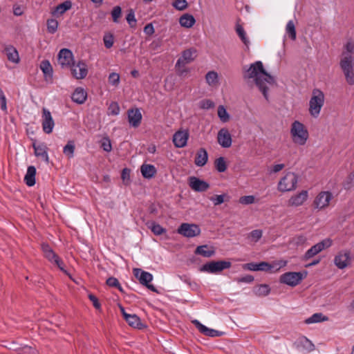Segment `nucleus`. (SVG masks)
I'll list each match as a JSON object with an SVG mask.
<instances>
[{
    "instance_id": "obj_1",
    "label": "nucleus",
    "mask_w": 354,
    "mask_h": 354,
    "mask_svg": "<svg viewBox=\"0 0 354 354\" xmlns=\"http://www.w3.org/2000/svg\"><path fill=\"white\" fill-rule=\"evenodd\" d=\"M244 79H254L256 85L261 91L266 100H268V88L266 84L272 85L275 81L272 76L268 74L264 69L263 65L261 61H257L252 64L244 74Z\"/></svg>"
},
{
    "instance_id": "obj_2",
    "label": "nucleus",
    "mask_w": 354,
    "mask_h": 354,
    "mask_svg": "<svg viewBox=\"0 0 354 354\" xmlns=\"http://www.w3.org/2000/svg\"><path fill=\"white\" fill-rule=\"evenodd\" d=\"M354 41L349 39L344 45L339 66L349 85H354Z\"/></svg>"
},
{
    "instance_id": "obj_3",
    "label": "nucleus",
    "mask_w": 354,
    "mask_h": 354,
    "mask_svg": "<svg viewBox=\"0 0 354 354\" xmlns=\"http://www.w3.org/2000/svg\"><path fill=\"white\" fill-rule=\"evenodd\" d=\"M286 265V261H280L269 263L266 261L260 263H248L244 265V268L251 271H265L274 273L280 270L281 268Z\"/></svg>"
},
{
    "instance_id": "obj_4",
    "label": "nucleus",
    "mask_w": 354,
    "mask_h": 354,
    "mask_svg": "<svg viewBox=\"0 0 354 354\" xmlns=\"http://www.w3.org/2000/svg\"><path fill=\"white\" fill-rule=\"evenodd\" d=\"M290 134L292 141L299 145H304L309 137L308 131L304 124L297 120L292 123Z\"/></svg>"
},
{
    "instance_id": "obj_5",
    "label": "nucleus",
    "mask_w": 354,
    "mask_h": 354,
    "mask_svg": "<svg viewBox=\"0 0 354 354\" xmlns=\"http://www.w3.org/2000/svg\"><path fill=\"white\" fill-rule=\"evenodd\" d=\"M324 93L318 88L313 89L312 97L309 101L310 114L314 118H317L320 113L322 106H324Z\"/></svg>"
},
{
    "instance_id": "obj_6",
    "label": "nucleus",
    "mask_w": 354,
    "mask_h": 354,
    "mask_svg": "<svg viewBox=\"0 0 354 354\" xmlns=\"http://www.w3.org/2000/svg\"><path fill=\"white\" fill-rule=\"evenodd\" d=\"M232 263L228 261H212L203 264L200 271L211 274H217L231 267Z\"/></svg>"
},
{
    "instance_id": "obj_7",
    "label": "nucleus",
    "mask_w": 354,
    "mask_h": 354,
    "mask_svg": "<svg viewBox=\"0 0 354 354\" xmlns=\"http://www.w3.org/2000/svg\"><path fill=\"white\" fill-rule=\"evenodd\" d=\"M297 176L293 172H288L279 181L278 189L280 192H290L294 190L297 184Z\"/></svg>"
},
{
    "instance_id": "obj_8",
    "label": "nucleus",
    "mask_w": 354,
    "mask_h": 354,
    "mask_svg": "<svg viewBox=\"0 0 354 354\" xmlns=\"http://www.w3.org/2000/svg\"><path fill=\"white\" fill-rule=\"evenodd\" d=\"M306 272L304 274L300 272H288L280 276L279 281L281 283L295 287L302 281L306 276Z\"/></svg>"
},
{
    "instance_id": "obj_9",
    "label": "nucleus",
    "mask_w": 354,
    "mask_h": 354,
    "mask_svg": "<svg viewBox=\"0 0 354 354\" xmlns=\"http://www.w3.org/2000/svg\"><path fill=\"white\" fill-rule=\"evenodd\" d=\"M133 273L142 285L146 286L153 292H158L156 288L153 285L150 284V282L153 280V275L151 273L142 270L140 268L133 269Z\"/></svg>"
},
{
    "instance_id": "obj_10",
    "label": "nucleus",
    "mask_w": 354,
    "mask_h": 354,
    "mask_svg": "<svg viewBox=\"0 0 354 354\" xmlns=\"http://www.w3.org/2000/svg\"><path fill=\"white\" fill-rule=\"evenodd\" d=\"M332 243L333 241L330 239H325L322 240V241L312 246L305 252L304 259L308 260L313 258L324 249L330 248L332 245Z\"/></svg>"
},
{
    "instance_id": "obj_11",
    "label": "nucleus",
    "mask_w": 354,
    "mask_h": 354,
    "mask_svg": "<svg viewBox=\"0 0 354 354\" xmlns=\"http://www.w3.org/2000/svg\"><path fill=\"white\" fill-rule=\"evenodd\" d=\"M178 233L187 238H193L200 235V227L194 223H183L178 228Z\"/></svg>"
},
{
    "instance_id": "obj_12",
    "label": "nucleus",
    "mask_w": 354,
    "mask_h": 354,
    "mask_svg": "<svg viewBox=\"0 0 354 354\" xmlns=\"http://www.w3.org/2000/svg\"><path fill=\"white\" fill-rule=\"evenodd\" d=\"M351 251L348 250H341L334 258V263L339 269H344L351 263Z\"/></svg>"
},
{
    "instance_id": "obj_13",
    "label": "nucleus",
    "mask_w": 354,
    "mask_h": 354,
    "mask_svg": "<svg viewBox=\"0 0 354 354\" xmlns=\"http://www.w3.org/2000/svg\"><path fill=\"white\" fill-rule=\"evenodd\" d=\"M333 195L330 192H321L315 198L313 205L315 208L322 209L328 206Z\"/></svg>"
},
{
    "instance_id": "obj_14",
    "label": "nucleus",
    "mask_w": 354,
    "mask_h": 354,
    "mask_svg": "<svg viewBox=\"0 0 354 354\" xmlns=\"http://www.w3.org/2000/svg\"><path fill=\"white\" fill-rule=\"evenodd\" d=\"M71 71L72 75L77 80L84 79L88 73L87 65L86 63L81 60L77 64L73 63L71 66Z\"/></svg>"
},
{
    "instance_id": "obj_15",
    "label": "nucleus",
    "mask_w": 354,
    "mask_h": 354,
    "mask_svg": "<svg viewBox=\"0 0 354 354\" xmlns=\"http://www.w3.org/2000/svg\"><path fill=\"white\" fill-rule=\"evenodd\" d=\"M42 129L44 133L49 134L53 131L55 122L50 112L46 108L42 109Z\"/></svg>"
},
{
    "instance_id": "obj_16",
    "label": "nucleus",
    "mask_w": 354,
    "mask_h": 354,
    "mask_svg": "<svg viewBox=\"0 0 354 354\" xmlns=\"http://www.w3.org/2000/svg\"><path fill=\"white\" fill-rule=\"evenodd\" d=\"M58 62L62 68L71 67L74 63L72 51L68 48L61 49L58 53Z\"/></svg>"
},
{
    "instance_id": "obj_17",
    "label": "nucleus",
    "mask_w": 354,
    "mask_h": 354,
    "mask_svg": "<svg viewBox=\"0 0 354 354\" xmlns=\"http://www.w3.org/2000/svg\"><path fill=\"white\" fill-rule=\"evenodd\" d=\"M188 185L192 189L198 192H205L209 188L208 183L196 176L189 177Z\"/></svg>"
},
{
    "instance_id": "obj_18",
    "label": "nucleus",
    "mask_w": 354,
    "mask_h": 354,
    "mask_svg": "<svg viewBox=\"0 0 354 354\" xmlns=\"http://www.w3.org/2000/svg\"><path fill=\"white\" fill-rule=\"evenodd\" d=\"M196 57V50L189 48L183 51L181 57L177 60L176 67L185 66L194 60Z\"/></svg>"
},
{
    "instance_id": "obj_19",
    "label": "nucleus",
    "mask_w": 354,
    "mask_h": 354,
    "mask_svg": "<svg viewBox=\"0 0 354 354\" xmlns=\"http://www.w3.org/2000/svg\"><path fill=\"white\" fill-rule=\"evenodd\" d=\"M32 146L34 149L35 155L40 157L46 163H49V157L48 155V147L45 143L37 144L35 140L32 139Z\"/></svg>"
},
{
    "instance_id": "obj_20",
    "label": "nucleus",
    "mask_w": 354,
    "mask_h": 354,
    "mask_svg": "<svg viewBox=\"0 0 354 354\" xmlns=\"http://www.w3.org/2000/svg\"><path fill=\"white\" fill-rule=\"evenodd\" d=\"M189 138V132L187 130L178 131L173 136V142L176 147H184Z\"/></svg>"
},
{
    "instance_id": "obj_21",
    "label": "nucleus",
    "mask_w": 354,
    "mask_h": 354,
    "mask_svg": "<svg viewBox=\"0 0 354 354\" xmlns=\"http://www.w3.org/2000/svg\"><path fill=\"white\" fill-rule=\"evenodd\" d=\"M217 140L223 148H229L232 145V136L229 131L223 128L218 132Z\"/></svg>"
},
{
    "instance_id": "obj_22",
    "label": "nucleus",
    "mask_w": 354,
    "mask_h": 354,
    "mask_svg": "<svg viewBox=\"0 0 354 354\" xmlns=\"http://www.w3.org/2000/svg\"><path fill=\"white\" fill-rule=\"evenodd\" d=\"M128 121L131 126L137 128L142 120V114L138 109H130L128 110Z\"/></svg>"
},
{
    "instance_id": "obj_23",
    "label": "nucleus",
    "mask_w": 354,
    "mask_h": 354,
    "mask_svg": "<svg viewBox=\"0 0 354 354\" xmlns=\"http://www.w3.org/2000/svg\"><path fill=\"white\" fill-rule=\"evenodd\" d=\"M308 196V191L302 190L299 194L290 197L288 200V205L295 207L301 205L307 200Z\"/></svg>"
},
{
    "instance_id": "obj_24",
    "label": "nucleus",
    "mask_w": 354,
    "mask_h": 354,
    "mask_svg": "<svg viewBox=\"0 0 354 354\" xmlns=\"http://www.w3.org/2000/svg\"><path fill=\"white\" fill-rule=\"evenodd\" d=\"M208 160V153L205 148H200L196 154L194 163L198 167H203Z\"/></svg>"
},
{
    "instance_id": "obj_25",
    "label": "nucleus",
    "mask_w": 354,
    "mask_h": 354,
    "mask_svg": "<svg viewBox=\"0 0 354 354\" xmlns=\"http://www.w3.org/2000/svg\"><path fill=\"white\" fill-rule=\"evenodd\" d=\"M295 344L298 348H301L307 352H311L315 348L313 342L306 337L299 338Z\"/></svg>"
},
{
    "instance_id": "obj_26",
    "label": "nucleus",
    "mask_w": 354,
    "mask_h": 354,
    "mask_svg": "<svg viewBox=\"0 0 354 354\" xmlns=\"http://www.w3.org/2000/svg\"><path fill=\"white\" fill-rule=\"evenodd\" d=\"M87 98V93L84 91V88L81 87H77L72 94L71 99L72 100L78 104H82L84 103Z\"/></svg>"
},
{
    "instance_id": "obj_27",
    "label": "nucleus",
    "mask_w": 354,
    "mask_h": 354,
    "mask_svg": "<svg viewBox=\"0 0 354 354\" xmlns=\"http://www.w3.org/2000/svg\"><path fill=\"white\" fill-rule=\"evenodd\" d=\"M41 250L45 258H46L50 263H54L55 261L59 257L51 248L48 243H43L41 245Z\"/></svg>"
},
{
    "instance_id": "obj_28",
    "label": "nucleus",
    "mask_w": 354,
    "mask_h": 354,
    "mask_svg": "<svg viewBox=\"0 0 354 354\" xmlns=\"http://www.w3.org/2000/svg\"><path fill=\"white\" fill-rule=\"evenodd\" d=\"M194 253L196 254H199L204 257L209 258L213 257L215 254V250L212 246L209 247L207 245H203L198 246L196 248Z\"/></svg>"
},
{
    "instance_id": "obj_29",
    "label": "nucleus",
    "mask_w": 354,
    "mask_h": 354,
    "mask_svg": "<svg viewBox=\"0 0 354 354\" xmlns=\"http://www.w3.org/2000/svg\"><path fill=\"white\" fill-rule=\"evenodd\" d=\"M140 171L142 176L147 179L153 178L157 172L156 169L153 165L147 164H143L141 166Z\"/></svg>"
},
{
    "instance_id": "obj_30",
    "label": "nucleus",
    "mask_w": 354,
    "mask_h": 354,
    "mask_svg": "<svg viewBox=\"0 0 354 354\" xmlns=\"http://www.w3.org/2000/svg\"><path fill=\"white\" fill-rule=\"evenodd\" d=\"M35 167L34 166H29L24 177V181L28 187H32L35 184Z\"/></svg>"
},
{
    "instance_id": "obj_31",
    "label": "nucleus",
    "mask_w": 354,
    "mask_h": 354,
    "mask_svg": "<svg viewBox=\"0 0 354 354\" xmlns=\"http://www.w3.org/2000/svg\"><path fill=\"white\" fill-rule=\"evenodd\" d=\"M196 22L194 17L189 14H185L180 17L179 23L181 26L185 28L192 27Z\"/></svg>"
},
{
    "instance_id": "obj_32",
    "label": "nucleus",
    "mask_w": 354,
    "mask_h": 354,
    "mask_svg": "<svg viewBox=\"0 0 354 354\" xmlns=\"http://www.w3.org/2000/svg\"><path fill=\"white\" fill-rule=\"evenodd\" d=\"M72 7V3L71 1H65L64 2L59 4L55 7L54 10L52 12V14L53 15H63L64 12H66L67 10H70Z\"/></svg>"
},
{
    "instance_id": "obj_33",
    "label": "nucleus",
    "mask_w": 354,
    "mask_h": 354,
    "mask_svg": "<svg viewBox=\"0 0 354 354\" xmlns=\"http://www.w3.org/2000/svg\"><path fill=\"white\" fill-rule=\"evenodd\" d=\"M125 321L129 324V326L135 328L141 329L143 326V324L140 322V319L138 316L135 314L127 315V319Z\"/></svg>"
},
{
    "instance_id": "obj_34",
    "label": "nucleus",
    "mask_w": 354,
    "mask_h": 354,
    "mask_svg": "<svg viewBox=\"0 0 354 354\" xmlns=\"http://www.w3.org/2000/svg\"><path fill=\"white\" fill-rule=\"evenodd\" d=\"M235 30H236V34L239 37L240 39L242 41V42L247 47H248V46L250 44V40H249L248 37H247L246 32H245L243 27L241 24L237 23L236 24Z\"/></svg>"
},
{
    "instance_id": "obj_35",
    "label": "nucleus",
    "mask_w": 354,
    "mask_h": 354,
    "mask_svg": "<svg viewBox=\"0 0 354 354\" xmlns=\"http://www.w3.org/2000/svg\"><path fill=\"white\" fill-rule=\"evenodd\" d=\"M8 59L13 63H18L19 57L17 50L13 46L6 48Z\"/></svg>"
},
{
    "instance_id": "obj_36",
    "label": "nucleus",
    "mask_w": 354,
    "mask_h": 354,
    "mask_svg": "<svg viewBox=\"0 0 354 354\" xmlns=\"http://www.w3.org/2000/svg\"><path fill=\"white\" fill-rule=\"evenodd\" d=\"M254 292L258 296H267L270 292V288L267 284H260L254 288Z\"/></svg>"
},
{
    "instance_id": "obj_37",
    "label": "nucleus",
    "mask_w": 354,
    "mask_h": 354,
    "mask_svg": "<svg viewBox=\"0 0 354 354\" xmlns=\"http://www.w3.org/2000/svg\"><path fill=\"white\" fill-rule=\"evenodd\" d=\"M214 167L218 172H224L227 169V165L225 158L219 157L214 161Z\"/></svg>"
},
{
    "instance_id": "obj_38",
    "label": "nucleus",
    "mask_w": 354,
    "mask_h": 354,
    "mask_svg": "<svg viewBox=\"0 0 354 354\" xmlns=\"http://www.w3.org/2000/svg\"><path fill=\"white\" fill-rule=\"evenodd\" d=\"M75 144L73 140H69L63 149V153L71 158L74 156Z\"/></svg>"
},
{
    "instance_id": "obj_39",
    "label": "nucleus",
    "mask_w": 354,
    "mask_h": 354,
    "mask_svg": "<svg viewBox=\"0 0 354 354\" xmlns=\"http://www.w3.org/2000/svg\"><path fill=\"white\" fill-rule=\"evenodd\" d=\"M40 68L46 76L52 77L53 75V68L49 61L43 60L41 62Z\"/></svg>"
},
{
    "instance_id": "obj_40",
    "label": "nucleus",
    "mask_w": 354,
    "mask_h": 354,
    "mask_svg": "<svg viewBox=\"0 0 354 354\" xmlns=\"http://www.w3.org/2000/svg\"><path fill=\"white\" fill-rule=\"evenodd\" d=\"M327 320V317L323 316L322 313H315L309 318L305 320V323L307 324L313 323H318L322 321Z\"/></svg>"
},
{
    "instance_id": "obj_41",
    "label": "nucleus",
    "mask_w": 354,
    "mask_h": 354,
    "mask_svg": "<svg viewBox=\"0 0 354 354\" xmlns=\"http://www.w3.org/2000/svg\"><path fill=\"white\" fill-rule=\"evenodd\" d=\"M148 227L151 229V232L155 235H161L166 232V230L156 222H151V225H148Z\"/></svg>"
},
{
    "instance_id": "obj_42",
    "label": "nucleus",
    "mask_w": 354,
    "mask_h": 354,
    "mask_svg": "<svg viewBox=\"0 0 354 354\" xmlns=\"http://www.w3.org/2000/svg\"><path fill=\"white\" fill-rule=\"evenodd\" d=\"M205 80L207 83L210 86L216 84L218 82L217 73L213 71H209L205 75Z\"/></svg>"
},
{
    "instance_id": "obj_43",
    "label": "nucleus",
    "mask_w": 354,
    "mask_h": 354,
    "mask_svg": "<svg viewBox=\"0 0 354 354\" xmlns=\"http://www.w3.org/2000/svg\"><path fill=\"white\" fill-rule=\"evenodd\" d=\"M218 116L223 122H226L230 120V115L223 105L218 107Z\"/></svg>"
},
{
    "instance_id": "obj_44",
    "label": "nucleus",
    "mask_w": 354,
    "mask_h": 354,
    "mask_svg": "<svg viewBox=\"0 0 354 354\" xmlns=\"http://www.w3.org/2000/svg\"><path fill=\"white\" fill-rule=\"evenodd\" d=\"M230 197L227 194L215 195L210 198V201L213 202L214 205H219L225 201H228Z\"/></svg>"
},
{
    "instance_id": "obj_45",
    "label": "nucleus",
    "mask_w": 354,
    "mask_h": 354,
    "mask_svg": "<svg viewBox=\"0 0 354 354\" xmlns=\"http://www.w3.org/2000/svg\"><path fill=\"white\" fill-rule=\"evenodd\" d=\"M58 28V21L55 19L47 20V30L50 34H54Z\"/></svg>"
},
{
    "instance_id": "obj_46",
    "label": "nucleus",
    "mask_w": 354,
    "mask_h": 354,
    "mask_svg": "<svg viewBox=\"0 0 354 354\" xmlns=\"http://www.w3.org/2000/svg\"><path fill=\"white\" fill-rule=\"evenodd\" d=\"M103 41L106 48H111L114 43L113 35L111 32H106L103 37Z\"/></svg>"
},
{
    "instance_id": "obj_47",
    "label": "nucleus",
    "mask_w": 354,
    "mask_h": 354,
    "mask_svg": "<svg viewBox=\"0 0 354 354\" xmlns=\"http://www.w3.org/2000/svg\"><path fill=\"white\" fill-rule=\"evenodd\" d=\"M286 32L292 40L296 39L295 26L292 21H289L286 25Z\"/></svg>"
},
{
    "instance_id": "obj_48",
    "label": "nucleus",
    "mask_w": 354,
    "mask_h": 354,
    "mask_svg": "<svg viewBox=\"0 0 354 354\" xmlns=\"http://www.w3.org/2000/svg\"><path fill=\"white\" fill-rule=\"evenodd\" d=\"M15 350L17 354H37V351L35 348L27 345L19 348H15Z\"/></svg>"
},
{
    "instance_id": "obj_49",
    "label": "nucleus",
    "mask_w": 354,
    "mask_h": 354,
    "mask_svg": "<svg viewBox=\"0 0 354 354\" xmlns=\"http://www.w3.org/2000/svg\"><path fill=\"white\" fill-rule=\"evenodd\" d=\"M120 106L116 102H112L108 108L109 114L112 115H118L120 113Z\"/></svg>"
},
{
    "instance_id": "obj_50",
    "label": "nucleus",
    "mask_w": 354,
    "mask_h": 354,
    "mask_svg": "<svg viewBox=\"0 0 354 354\" xmlns=\"http://www.w3.org/2000/svg\"><path fill=\"white\" fill-rule=\"evenodd\" d=\"M192 324L196 326V328L199 330V332L205 335H207L209 328L201 324L198 320L194 319L192 322Z\"/></svg>"
},
{
    "instance_id": "obj_51",
    "label": "nucleus",
    "mask_w": 354,
    "mask_h": 354,
    "mask_svg": "<svg viewBox=\"0 0 354 354\" xmlns=\"http://www.w3.org/2000/svg\"><path fill=\"white\" fill-rule=\"evenodd\" d=\"M172 6L178 10H183L187 7V2L186 0H175Z\"/></svg>"
},
{
    "instance_id": "obj_52",
    "label": "nucleus",
    "mask_w": 354,
    "mask_h": 354,
    "mask_svg": "<svg viewBox=\"0 0 354 354\" xmlns=\"http://www.w3.org/2000/svg\"><path fill=\"white\" fill-rule=\"evenodd\" d=\"M126 19L131 28H133L136 25V19L135 18L134 11L131 9L127 15Z\"/></svg>"
},
{
    "instance_id": "obj_53",
    "label": "nucleus",
    "mask_w": 354,
    "mask_h": 354,
    "mask_svg": "<svg viewBox=\"0 0 354 354\" xmlns=\"http://www.w3.org/2000/svg\"><path fill=\"white\" fill-rule=\"evenodd\" d=\"M122 14V9L119 6H115L111 11V16L113 21L115 23L118 22V19L120 17Z\"/></svg>"
},
{
    "instance_id": "obj_54",
    "label": "nucleus",
    "mask_w": 354,
    "mask_h": 354,
    "mask_svg": "<svg viewBox=\"0 0 354 354\" xmlns=\"http://www.w3.org/2000/svg\"><path fill=\"white\" fill-rule=\"evenodd\" d=\"M255 198L252 195L240 197L239 202L242 205H250L254 203Z\"/></svg>"
},
{
    "instance_id": "obj_55",
    "label": "nucleus",
    "mask_w": 354,
    "mask_h": 354,
    "mask_svg": "<svg viewBox=\"0 0 354 354\" xmlns=\"http://www.w3.org/2000/svg\"><path fill=\"white\" fill-rule=\"evenodd\" d=\"M109 82L115 86H117L120 83V75L116 73H111L109 75Z\"/></svg>"
},
{
    "instance_id": "obj_56",
    "label": "nucleus",
    "mask_w": 354,
    "mask_h": 354,
    "mask_svg": "<svg viewBox=\"0 0 354 354\" xmlns=\"http://www.w3.org/2000/svg\"><path fill=\"white\" fill-rule=\"evenodd\" d=\"M130 172L131 170L128 168L122 169L121 173V178L125 185H128L130 183Z\"/></svg>"
},
{
    "instance_id": "obj_57",
    "label": "nucleus",
    "mask_w": 354,
    "mask_h": 354,
    "mask_svg": "<svg viewBox=\"0 0 354 354\" xmlns=\"http://www.w3.org/2000/svg\"><path fill=\"white\" fill-rule=\"evenodd\" d=\"M199 106L203 109H209L214 106V103L210 100L205 99L199 102Z\"/></svg>"
},
{
    "instance_id": "obj_58",
    "label": "nucleus",
    "mask_w": 354,
    "mask_h": 354,
    "mask_svg": "<svg viewBox=\"0 0 354 354\" xmlns=\"http://www.w3.org/2000/svg\"><path fill=\"white\" fill-rule=\"evenodd\" d=\"M343 187L345 189H350L354 186V178L352 175L349 174L346 179L343 182Z\"/></svg>"
},
{
    "instance_id": "obj_59",
    "label": "nucleus",
    "mask_w": 354,
    "mask_h": 354,
    "mask_svg": "<svg viewBox=\"0 0 354 354\" xmlns=\"http://www.w3.org/2000/svg\"><path fill=\"white\" fill-rule=\"evenodd\" d=\"M261 236L262 231L261 230H252L249 234V237L254 242H257Z\"/></svg>"
},
{
    "instance_id": "obj_60",
    "label": "nucleus",
    "mask_w": 354,
    "mask_h": 354,
    "mask_svg": "<svg viewBox=\"0 0 354 354\" xmlns=\"http://www.w3.org/2000/svg\"><path fill=\"white\" fill-rule=\"evenodd\" d=\"M254 277L250 274H246L245 276L238 277L235 279V281L238 283H250L254 281Z\"/></svg>"
},
{
    "instance_id": "obj_61",
    "label": "nucleus",
    "mask_w": 354,
    "mask_h": 354,
    "mask_svg": "<svg viewBox=\"0 0 354 354\" xmlns=\"http://www.w3.org/2000/svg\"><path fill=\"white\" fill-rule=\"evenodd\" d=\"M0 103L1 110L7 113L6 97L1 88H0Z\"/></svg>"
},
{
    "instance_id": "obj_62",
    "label": "nucleus",
    "mask_w": 354,
    "mask_h": 354,
    "mask_svg": "<svg viewBox=\"0 0 354 354\" xmlns=\"http://www.w3.org/2000/svg\"><path fill=\"white\" fill-rule=\"evenodd\" d=\"M224 333H225L224 332L219 331V330L209 328L206 336L211 337H221V336H223L224 335Z\"/></svg>"
},
{
    "instance_id": "obj_63",
    "label": "nucleus",
    "mask_w": 354,
    "mask_h": 354,
    "mask_svg": "<svg viewBox=\"0 0 354 354\" xmlns=\"http://www.w3.org/2000/svg\"><path fill=\"white\" fill-rule=\"evenodd\" d=\"M119 281L118 279L113 277H110L106 279V283L107 286L110 287H114L119 286Z\"/></svg>"
},
{
    "instance_id": "obj_64",
    "label": "nucleus",
    "mask_w": 354,
    "mask_h": 354,
    "mask_svg": "<svg viewBox=\"0 0 354 354\" xmlns=\"http://www.w3.org/2000/svg\"><path fill=\"white\" fill-rule=\"evenodd\" d=\"M88 299L92 301L93 306L96 309H100L101 308V304L95 295L90 294L88 295Z\"/></svg>"
}]
</instances>
